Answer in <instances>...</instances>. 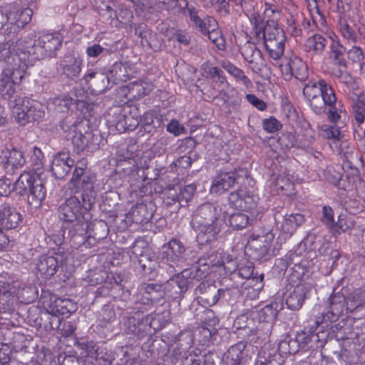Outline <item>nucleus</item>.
I'll list each match as a JSON object with an SVG mask.
<instances>
[{"instance_id":"obj_1","label":"nucleus","mask_w":365,"mask_h":365,"mask_svg":"<svg viewBox=\"0 0 365 365\" xmlns=\"http://www.w3.org/2000/svg\"><path fill=\"white\" fill-rule=\"evenodd\" d=\"M303 96L316 114L326 113L331 123L336 125L346 115L345 107L334 88L323 78L309 80L303 88Z\"/></svg>"},{"instance_id":"obj_2","label":"nucleus","mask_w":365,"mask_h":365,"mask_svg":"<svg viewBox=\"0 0 365 365\" xmlns=\"http://www.w3.org/2000/svg\"><path fill=\"white\" fill-rule=\"evenodd\" d=\"M62 41V37L57 34H44L34 43L31 39H19L15 44L9 45L5 48L2 51V55L9 63L16 61V58L20 61H26L30 56H33L35 59L52 57L61 47Z\"/></svg>"},{"instance_id":"obj_3","label":"nucleus","mask_w":365,"mask_h":365,"mask_svg":"<svg viewBox=\"0 0 365 365\" xmlns=\"http://www.w3.org/2000/svg\"><path fill=\"white\" fill-rule=\"evenodd\" d=\"M15 189L21 195L28 194V202L33 207L41 205L46 196V188L41 178L30 172L22 173L15 182Z\"/></svg>"},{"instance_id":"obj_4","label":"nucleus","mask_w":365,"mask_h":365,"mask_svg":"<svg viewBox=\"0 0 365 365\" xmlns=\"http://www.w3.org/2000/svg\"><path fill=\"white\" fill-rule=\"evenodd\" d=\"M16 120L21 125L39 122L45 115L44 106L39 102L24 97L16 100Z\"/></svg>"},{"instance_id":"obj_5","label":"nucleus","mask_w":365,"mask_h":365,"mask_svg":"<svg viewBox=\"0 0 365 365\" xmlns=\"http://www.w3.org/2000/svg\"><path fill=\"white\" fill-rule=\"evenodd\" d=\"M199 264V263L197 262ZM202 267H198L197 269L193 268L185 269L180 273L173 276L164 285V289L168 292L180 294L187 291L190 285L192 284L197 276V272H203Z\"/></svg>"},{"instance_id":"obj_6","label":"nucleus","mask_w":365,"mask_h":365,"mask_svg":"<svg viewBox=\"0 0 365 365\" xmlns=\"http://www.w3.org/2000/svg\"><path fill=\"white\" fill-rule=\"evenodd\" d=\"M199 266L204 267L203 272L206 274L214 272L215 268L222 269L225 274H231L237 269V263L229 255L221 256V254L213 253L207 259L200 258Z\"/></svg>"},{"instance_id":"obj_7","label":"nucleus","mask_w":365,"mask_h":365,"mask_svg":"<svg viewBox=\"0 0 365 365\" xmlns=\"http://www.w3.org/2000/svg\"><path fill=\"white\" fill-rule=\"evenodd\" d=\"M253 31L257 38L263 40L264 45L277 42L285 43L287 40L283 29L279 27L274 20H267L266 25H264L263 22Z\"/></svg>"},{"instance_id":"obj_8","label":"nucleus","mask_w":365,"mask_h":365,"mask_svg":"<svg viewBox=\"0 0 365 365\" xmlns=\"http://www.w3.org/2000/svg\"><path fill=\"white\" fill-rule=\"evenodd\" d=\"M217 221L216 208L210 203H205L194 212L190 225L192 228H215L217 226Z\"/></svg>"},{"instance_id":"obj_9","label":"nucleus","mask_w":365,"mask_h":365,"mask_svg":"<svg viewBox=\"0 0 365 365\" xmlns=\"http://www.w3.org/2000/svg\"><path fill=\"white\" fill-rule=\"evenodd\" d=\"M81 204L79 197L73 195L66 199L58 209L60 220L66 223L81 222Z\"/></svg>"},{"instance_id":"obj_10","label":"nucleus","mask_w":365,"mask_h":365,"mask_svg":"<svg viewBox=\"0 0 365 365\" xmlns=\"http://www.w3.org/2000/svg\"><path fill=\"white\" fill-rule=\"evenodd\" d=\"M280 68L284 75L294 76L302 82L305 81L309 76L307 64L295 56L287 60L284 63H282Z\"/></svg>"},{"instance_id":"obj_11","label":"nucleus","mask_w":365,"mask_h":365,"mask_svg":"<svg viewBox=\"0 0 365 365\" xmlns=\"http://www.w3.org/2000/svg\"><path fill=\"white\" fill-rule=\"evenodd\" d=\"M11 44H15V43L7 42L2 47H0V59L5 61L9 65L8 67L3 71V73L8 76V77L11 80V82L14 83L16 86L21 82L24 77L26 64L25 63L26 61H20L17 58L16 61H14L12 63H9L6 60L4 56L2 55V51Z\"/></svg>"},{"instance_id":"obj_12","label":"nucleus","mask_w":365,"mask_h":365,"mask_svg":"<svg viewBox=\"0 0 365 365\" xmlns=\"http://www.w3.org/2000/svg\"><path fill=\"white\" fill-rule=\"evenodd\" d=\"M185 252V246L180 241L171 240L162 247V259L171 266L178 264L183 261Z\"/></svg>"},{"instance_id":"obj_13","label":"nucleus","mask_w":365,"mask_h":365,"mask_svg":"<svg viewBox=\"0 0 365 365\" xmlns=\"http://www.w3.org/2000/svg\"><path fill=\"white\" fill-rule=\"evenodd\" d=\"M247 170L239 168L233 172H222L215 177L212 182V190L214 192H225L230 189L240 177L247 175Z\"/></svg>"},{"instance_id":"obj_14","label":"nucleus","mask_w":365,"mask_h":365,"mask_svg":"<svg viewBox=\"0 0 365 365\" xmlns=\"http://www.w3.org/2000/svg\"><path fill=\"white\" fill-rule=\"evenodd\" d=\"M25 163L22 152L15 148L4 150L0 155V164L7 173H14L15 170L22 168Z\"/></svg>"},{"instance_id":"obj_15","label":"nucleus","mask_w":365,"mask_h":365,"mask_svg":"<svg viewBox=\"0 0 365 365\" xmlns=\"http://www.w3.org/2000/svg\"><path fill=\"white\" fill-rule=\"evenodd\" d=\"M73 165L74 160L70 158L69 153L64 151L60 152L53 157L52 160L53 175L56 179H64Z\"/></svg>"},{"instance_id":"obj_16","label":"nucleus","mask_w":365,"mask_h":365,"mask_svg":"<svg viewBox=\"0 0 365 365\" xmlns=\"http://www.w3.org/2000/svg\"><path fill=\"white\" fill-rule=\"evenodd\" d=\"M228 200L230 206L237 210L249 211L256 206L254 197L242 189L231 192Z\"/></svg>"},{"instance_id":"obj_17","label":"nucleus","mask_w":365,"mask_h":365,"mask_svg":"<svg viewBox=\"0 0 365 365\" xmlns=\"http://www.w3.org/2000/svg\"><path fill=\"white\" fill-rule=\"evenodd\" d=\"M23 217L20 213L7 204L0 208V228H17L22 226Z\"/></svg>"},{"instance_id":"obj_18","label":"nucleus","mask_w":365,"mask_h":365,"mask_svg":"<svg viewBox=\"0 0 365 365\" xmlns=\"http://www.w3.org/2000/svg\"><path fill=\"white\" fill-rule=\"evenodd\" d=\"M128 255L130 259H138L139 264L144 269L146 267L151 269V252L144 241H135L132 248L128 251Z\"/></svg>"},{"instance_id":"obj_19","label":"nucleus","mask_w":365,"mask_h":365,"mask_svg":"<svg viewBox=\"0 0 365 365\" xmlns=\"http://www.w3.org/2000/svg\"><path fill=\"white\" fill-rule=\"evenodd\" d=\"M242 55L245 61L251 66V68L255 73L262 71L263 67V58L262 52L252 43H247L242 48Z\"/></svg>"},{"instance_id":"obj_20","label":"nucleus","mask_w":365,"mask_h":365,"mask_svg":"<svg viewBox=\"0 0 365 365\" xmlns=\"http://www.w3.org/2000/svg\"><path fill=\"white\" fill-rule=\"evenodd\" d=\"M83 60L73 55L66 56L60 63L63 73L68 78L74 80L81 72Z\"/></svg>"},{"instance_id":"obj_21","label":"nucleus","mask_w":365,"mask_h":365,"mask_svg":"<svg viewBox=\"0 0 365 365\" xmlns=\"http://www.w3.org/2000/svg\"><path fill=\"white\" fill-rule=\"evenodd\" d=\"M87 84L96 93L105 92L109 87L110 80L108 76L101 72H90L84 76Z\"/></svg>"},{"instance_id":"obj_22","label":"nucleus","mask_w":365,"mask_h":365,"mask_svg":"<svg viewBox=\"0 0 365 365\" xmlns=\"http://www.w3.org/2000/svg\"><path fill=\"white\" fill-rule=\"evenodd\" d=\"M16 294V283L8 276H0V302L4 305H9Z\"/></svg>"},{"instance_id":"obj_23","label":"nucleus","mask_w":365,"mask_h":365,"mask_svg":"<svg viewBox=\"0 0 365 365\" xmlns=\"http://www.w3.org/2000/svg\"><path fill=\"white\" fill-rule=\"evenodd\" d=\"M135 35L141 38V44L147 45L154 51H158L161 48V42L158 38L156 34L153 33L145 24L138 25L135 28Z\"/></svg>"},{"instance_id":"obj_24","label":"nucleus","mask_w":365,"mask_h":365,"mask_svg":"<svg viewBox=\"0 0 365 365\" xmlns=\"http://www.w3.org/2000/svg\"><path fill=\"white\" fill-rule=\"evenodd\" d=\"M240 5L245 15L249 18L253 26V29L260 26L264 22V19L260 14L258 4L254 0H242Z\"/></svg>"},{"instance_id":"obj_25","label":"nucleus","mask_w":365,"mask_h":365,"mask_svg":"<svg viewBox=\"0 0 365 365\" xmlns=\"http://www.w3.org/2000/svg\"><path fill=\"white\" fill-rule=\"evenodd\" d=\"M344 302V297L339 294H336L331 297L329 310L324 315V319L331 322L336 321L343 312Z\"/></svg>"},{"instance_id":"obj_26","label":"nucleus","mask_w":365,"mask_h":365,"mask_svg":"<svg viewBox=\"0 0 365 365\" xmlns=\"http://www.w3.org/2000/svg\"><path fill=\"white\" fill-rule=\"evenodd\" d=\"M327 44V39L321 34H314L307 38L304 49L312 55L320 56Z\"/></svg>"},{"instance_id":"obj_27","label":"nucleus","mask_w":365,"mask_h":365,"mask_svg":"<svg viewBox=\"0 0 365 365\" xmlns=\"http://www.w3.org/2000/svg\"><path fill=\"white\" fill-rule=\"evenodd\" d=\"M338 26L341 36L345 39L352 43H356L358 41V35L356 31V26L352 20L346 19V16H341Z\"/></svg>"},{"instance_id":"obj_28","label":"nucleus","mask_w":365,"mask_h":365,"mask_svg":"<svg viewBox=\"0 0 365 365\" xmlns=\"http://www.w3.org/2000/svg\"><path fill=\"white\" fill-rule=\"evenodd\" d=\"M93 176L89 173L88 172L83 173L80 176L76 177L74 174H73V177L70 180V188L74 191H72V193L74 195H76L77 193H79L81 190L88 189L90 187H93Z\"/></svg>"},{"instance_id":"obj_29","label":"nucleus","mask_w":365,"mask_h":365,"mask_svg":"<svg viewBox=\"0 0 365 365\" xmlns=\"http://www.w3.org/2000/svg\"><path fill=\"white\" fill-rule=\"evenodd\" d=\"M307 291V287L303 284L296 286L294 291L287 298V307L293 310L300 309L304 302Z\"/></svg>"},{"instance_id":"obj_30","label":"nucleus","mask_w":365,"mask_h":365,"mask_svg":"<svg viewBox=\"0 0 365 365\" xmlns=\"http://www.w3.org/2000/svg\"><path fill=\"white\" fill-rule=\"evenodd\" d=\"M163 206L169 210L170 212H177L183 204L180 202L178 197V192L174 187H169L163 192Z\"/></svg>"},{"instance_id":"obj_31","label":"nucleus","mask_w":365,"mask_h":365,"mask_svg":"<svg viewBox=\"0 0 365 365\" xmlns=\"http://www.w3.org/2000/svg\"><path fill=\"white\" fill-rule=\"evenodd\" d=\"M58 267V259L53 256L42 257L37 264L38 272L46 278L53 276L56 272Z\"/></svg>"},{"instance_id":"obj_32","label":"nucleus","mask_w":365,"mask_h":365,"mask_svg":"<svg viewBox=\"0 0 365 365\" xmlns=\"http://www.w3.org/2000/svg\"><path fill=\"white\" fill-rule=\"evenodd\" d=\"M245 344L240 342L232 346L226 354L227 365H245L243 358V351Z\"/></svg>"},{"instance_id":"obj_33","label":"nucleus","mask_w":365,"mask_h":365,"mask_svg":"<svg viewBox=\"0 0 365 365\" xmlns=\"http://www.w3.org/2000/svg\"><path fill=\"white\" fill-rule=\"evenodd\" d=\"M118 153L119 159L118 160L117 166L121 168L122 171L125 174H130L135 171L137 165L132 157V153L126 150L125 153H124L123 149L118 150Z\"/></svg>"},{"instance_id":"obj_34","label":"nucleus","mask_w":365,"mask_h":365,"mask_svg":"<svg viewBox=\"0 0 365 365\" xmlns=\"http://www.w3.org/2000/svg\"><path fill=\"white\" fill-rule=\"evenodd\" d=\"M346 48L339 41H333L330 46L329 58L334 63L341 68H346V61L344 58Z\"/></svg>"},{"instance_id":"obj_35","label":"nucleus","mask_w":365,"mask_h":365,"mask_svg":"<svg viewBox=\"0 0 365 365\" xmlns=\"http://www.w3.org/2000/svg\"><path fill=\"white\" fill-rule=\"evenodd\" d=\"M74 135L72 137V143L74 146L75 151L79 153L83 151L88 145V143L92 138L93 135L89 131L82 133L80 128H77L74 131Z\"/></svg>"},{"instance_id":"obj_36","label":"nucleus","mask_w":365,"mask_h":365,"mask_svg":"<svg viewBox=\"0 0 365 365\" xmlns=\"http://www.w3.org/2000/svg\"><path fill=\"white\" fill-rule=\"evenodd\" d=\"M282 309V304L273 302L269 304L264 306L258 312V317L260 322H272L277 316L279 310Z\"/></svg>"},{"instance_id":"obj_37","label":"nucleus","mask_w":365,"mask_h":365,"mask_svg":"<svg viewBox=\"0 0 365 365\" xmlns=\"http://www.w3.org/2000/svg\"><path fill=\"white\" fill-rule=\"evenodd\" d=\"M128 89L133 97H142L153 91V85L150 82L136 81L129 83Z\"/></svg>"},{"instance_id":"obj_38","label":"nucleus","mask_w":365,"mask_h":365,"mask_svg":"<svg viewBox=\"0 0 365 365\" xmlns=\"http://www.w3.org/2000/svg\"><path fill=\"white\" fill-rule=\"evenodd\" d=\"M255 220L250 219L247 215L241 212L232 214L230 216V226L232 228H246L248 225H252Z\"/></svg>"},{"instance_id":"obj_39","label":"nucleus","mask_w":365,"mask_h":365,"mask_svg":"<svg viewBox=\"0 0 365 365\" xmlns=\"http://www.w3.org/2000/svg\"><path fill=\"white\" fill-rule=\"evenodd\" d=\"M141 125H153V127H161L163 125V117L155 111L145 112L140 119Z\"/></svg>"},{"instance_id":"obj_40","label":"nucleus","mask_w":365,"mask_h":365,"mask_svg":"<svg viewBox=\"0 0 365 365\" xmlns=\"http://www.w3.org/2000/svg\"><path fill=\"white\" fill-rule=\"evenodd\" d=\"M16 91V84L3 72L0 76V95L4 98H11Z\"/></svg>"},{"instance_id":"obj_41","label":"nucleus","mask_w":365,"mask_h":365,"mask_svg":"<svg viewBox=\"0 0 365 365\" xmlns=\"http://www.w3.org/2000/svg\"><path fill=\"white\" fill-rule=\"evenodd\" d=\"M222 67L237 80L241 81L245 86H249L251 81L247 76L245 75L242 70L236 67L232 63L228 61L222 63Z\"/></svg>"},{"instance_id":"obj_42","label":"nucleus","mask_w":365,"mask_h":365,"mask_svg":"<svg viewBox=\"0 0 365 365\" xmlns=\"http://www.w3.org/2000/svg\"><path fill=\"white\" fill-rule=\"evenodd\" d=\"M78 194H80V197L81 198V210L84 209L87 211L91 210L96 202V194L94 191V187L82 190V192Z\"/></svg>"},{"instance_id":"obj_43","label":"nucleus","mask_w":365,"mask_h":365,"mask_svg":"<svg viewBox=\"0 0 365 365\" xmlns=\"http://www.w3.org/2000/svg\"><path fill=\"white\" fill-rule=\"evenodd\" d=\"M205 35L208 36L209 39L215 44L218 49L223 51L226 48L225 41L221 31L217 29V26H213Z\"/></svg>"},{"instance_id":"obj_44","label":"nucleus","mask_w":365,"mask_h":365,"mask_svg":"<svg viewBox=\"0 0 365 365\" xmlns=\"http://www.w3.org/2000/svg\"><path fill=\"white\" fill-rule=\"evenodd\" d=\"M320 133L324 138L328 140L336 141L341 138V131L337 126L323 125L320 127Z\"/></svg>"},{"instance_id":"obj_45","label":"nucleus","mask_w":365,"mask_h":365,"mask_svg":"<svg viewBox=\"0 0 365 365\" xmlns=\"http://www.w3.org/2000/svg\"><path fill=\"white\" fill-rule=\"evenodd\" d=\"M297 348V341L289 336H285L279 342L278 349L282 354H294Z\"/></svg>"},{"instance_id":"obj_46","label":"nucleus","mask_w":365,"mask_h":365,"mask_svg":"<svg viewBox=\"0 0 365 365\" xmlns=\"http://www.w3.org/2000/svg\"><path fill=\"white\" fill-rule=\"evenodd\" d=\"M365 302V288L355 290L348 298L347 309L354 308Z\"/></svg>"},{"instance_id":"obj_47","label":"nucleus","mask_w":365,"mask_h":365,"mask_svg":"<svg viewBox=\"0 0 365 365\" xmlns=\"http://www.w3.org/2000/svg\"><path fill=\"white\" fill-rule=\"evenodd\" d=\"M284 43H285L277 42L275 43L264 45L269 56L274 60L280 59L284 54Z\"/></svg>"},{"instance_id":"obj_48","label":"nucleus","mask_w":365,"mask_h":365,"mask_svg":"<svg viewBox=\"0 0 365 365\" xmlns=\"http://www.w3.org/2000/svg\"><path fill=\"white\" fill-rule=\"evenodd\" d=\"M217 24L215 19L210 16H205L201 18L193 26L205 35L208 32L209 29L213 27V26H217Z\"/></svg>"},{"instance_id":"obj_49","label":"nucleus","mask_w":365,"mask_h":365,"mask_svg":"<svg viewBox=\"0 0 365 365\" xmlns=\"http://www.w3.org/2000/svg\"><path fill=\"white\" fill-rule=\"evenodd\" d=\"M262 127L267 133H273L279 130L282 125L277 119L272 116L262 120Z\"/></svg>"},{"instance_id":"obj_50","label":"nucleus","mask_w":365,"mask_h":365,"mask_svg":"<svg viewBox=\"0 0 365 365\" xmlns=\"http://www.w3.org/2000/svg\"><path fill=\"white\" fill-rule=\"evenodd\" d=\"M207 73L212 79L213 82L222 86L226 83V78L223 75V71L216 66H209Z\"/></svg>"},{"instance_id":"obj_51","label":"nucleus","mask_w":365,"mask_h":365,"mask_svg":"<svg viewBox=\"0 0 365 365\" xmlns=\"http://www.w3.org/2000/svg\"><path fill=\"white\" fill-rule=\"evenodd\" d=\"M195 192V186L190 184L185 186L178 193L180 202L185 206L192 198Z\"/></svg>"},{"instance_id":"obj_52","label":"nucleus","mask_w":365,"mask_h":365,"mask_svg":"<svg viewBox=\"0 0 365 365\" xmlns=\"http://www.w3.org/2000/svg\"><path fill=\"white\" fill-rule=\"evenodd\" d=\"M280 12L281 9L279 5L267 2L265 3L264 14L266 17L270 18L269 20L277 21V19L279 17Z\"/></svg>"},{"instance_id":"obj_53","label":"nucleus","mask_w":365,"mask_h":365,"mask_svg":"<svg viewBox=\"0 0 365 365\" xmlns=\"http://www.w3.org/2000/svg\"><path fill=\"white\" fill-rule=\"evenodd\" d=\"M354 110V118L356 123L360 127L365 120V106L359 103V100L357 101L356 103L353 107Z\"/></svg>"},{"instance_id":"obj_54","label":"nucleus","mask_w":365,"mask_h":365,"mask_svg":"<svg viewBox=\"0 0 365 365\" xmlns=\"http://www.w3.org/2000/svg\"><path fill=\"white\" fill-rule=\"evenodd\" d=\"M100 351L101 349H96L94 346L88 348L86 351V354L82 355V358H84L85 365H95Z\"/></svg>"},{"instance_id":"obj_55","label":"nucleus","mask_w":365,"mask_h":365,"mask_svg":"<svg viewBox=\"0 0 365 365\" xmlns=\"http://www.w3.org/2000/svg\"><path fill=\"white\" fill-rule=\"evenodd\" d=\"M31 14H32V10L26 8L24 10H22L19 14V18L16 20L14 24L17 26L19 28H23L25 25L29 24L30 21L31 20Z\"/></svg>"},{"instance_id":"obj_56","label":"nucleus","mask_w":365,"mask_h":365,"mask_svg":"<svg viewBox=\"0 0 365 365\" xmlns=\"http://www.w3.org/2000/svg\"><path fill=\"white\" fill-rule=\"evenodd\" d=\"M305 222V218L303 215L294 214L290 215L285 219V226L287 227H299L303 225Z\"/></svg>"},{"instance_id":"obj_57","label":"nucleus","mask_w":365,"mask_h":365,"mask_svg":"<svg viewBox=\"0 0 365 365\" xmlns=\"http://www.w3.org/2000/svg\"><path fill=\"white\" fill-rule=\"evenodd\" d=\"M162 2L164 5H167L168 7L173 8L175 6L179 7V10L184 13L187 12L188 3L187 0H158Z\"/></svg>"},{"instance_id":"obj_58","label":"nucleus","mask_w":365,"mask_h":365,"mask_svg":"<svg viewBox=\"0 0 365 365\" xmlns=\"http://www.w3.org/2000/svg\"><path fill=\"white\" fill-rule=\"evenodd\" d=\"M116 19L123 24H128L133 19V11L127 8H121L115 11Z\"/></svg>"},{"instance_id":"obj_59","label":"nucleus","mask_w":365,"mask_h":365,"mask_svg":"<svg viewBox=\"0 0 365 365\" xmlns=\"http://www.w3.org/2000/svg\"><path fill=\"white\" fill-rule=\"evenodd\" d=\"M346 68H334L332 73L334 76L341 83H349L351 81V77Z\"/></svg>"},{"instance_id":"obj_60","label":"nucleus","mask_w":365,"mask_h":365,"mask_svg":"<svg viewBox=\"0 0 365 365\" xmlns=\"http://www.w3.org/2000/svg\"><path fill=\"white\" fill-rule=\"evenodd\" d=\"M322 220L327 225L332 227L334 220V211L330 206L325 205L322 208Z\"/></svg>"},{"instance_id":"obj_61","label":"nucleus","mask_w":365,"mask_h":365,"mask_svg":"<svg viewBox=\"0 0 365 365\" xmlns=\"http://www.w3.org/2000/svg\"><path fill=\"white\" fill-rule=\"evenodd\" d=\"M75 100L68 96H62L55 99V104L64 112L65 108L66 110L69 109L71 105L74 103Z\"/></svg>"},{"instance_id":"obj_62","label":"nucleus","mask_w":365,"mask_h":365,"mask_svg":"<svg viewBox=\"0 0 365 365\" xmlns=\"http://www.w3.org/2000/svg\"><path fill=\"white\" fill-rule=\"evenodd\" d=\"M108 50L99 44L95 43L86 48V53L89 57L96 58L103 53H106Z\"/></svg>"},{"instance_id":"obj_63","label":"nucleus","mask_w":365,"mask_h":365,"mask_svg":"<svg viewBox=\"0 0 365 365\" xmlns=\"http://www.w3.org/2000/svg\"><path fill=\"white\" fill-rule=\"evenodd\" d=\"M348 58L353 62H359L363 58V52L360 47L353 46L351 49L347 51Z\"/></svg>"},{"instance_id":"obj_64","label":"nucleus","mask_w":365,"mask_h":365,"mask_svg":"<svg viewBox=\"0 0 365 365\" xmlns=\"http://www.w3.org/2000/svg\"><path fill=\"white\" fill-rule=\"evenodd\" d=\"M298 19H292L289 21L288 30L292 36L298 37L302 36V30L299 28L297 23Z\"/></svg>"}]
</instances>
